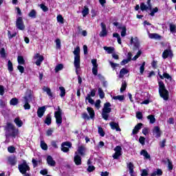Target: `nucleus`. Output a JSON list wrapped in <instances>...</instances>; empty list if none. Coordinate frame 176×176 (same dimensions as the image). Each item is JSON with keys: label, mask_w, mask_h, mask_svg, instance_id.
<instances>
[{"label": "nucleus", "mask_w": 176, "mask_h": 176, "mask_svg": "<svg viewBox=\"0 0 176 176\" xmlns=\"http://www.w3.org/2000/svg\"><path fill=\"white\" fill-rule=\"evenodd\" d=\"M144 71H145V62H143V63L142 64V65L140 67V72L141 75H142V74H144Z\"/></svg>", "instance_id": "6e6d98bb"}, {"label": "nucleus", "mask_w": 176, "mask_h": 176, "mask_svg": "<svg viewBox=\"0 0 176 176\" xmlns=\"http://www.w3.org/2000/svg\"><path fill=\"white\" fill-rule=\"evenodd\" d=\"M87 112L90 116L91 119H94L96 113H94V110L91 107L87 108Z\"/></svg>", "instance_id": "cd10ccee"}, {"label": "nucleus", "mask_w": 176, "mask_h": 176, "mask_svg": "<svg viewBox=\"0 0 176 176\" xmlns=\"http://www.w3.org/2000/svg\"><path fill=\"white\" fill-rule=\"evenodd\" d=\"M45 124H47L50 126V124H52V116L50 114H48L46 117V119L45 120Z\"/></svg>", "instance_id": "72a5a7b5"}, {"label": "nucleus", "mask_w": 176, "mask_h": 176, "mask_svg": "<svg viewBox=\"0 0 176 176\" xmlns=\"http://www.w3.org/2000/svg\"><path fill=\"white\" fill-rule=\"evenodd\" d=\"M131 45H133V50H136V49H139L140 47V41H138V38H131Z\"/></svg>", "instance_id": "2eb2a0df"}, {"label": "nucleus", "mask_w": 176, "mask_h": 176, "mask_svg": "<svg viewBox=\"0 0 176 176\" xmlns=\"http://www.w3.org/2000/svg\"><path fill=\"white\" fill-rule=\"evenodd\" d=\"M100 27L102 28L101 32L99 34L100 37L107 36L108 35V31H107V25L104 23H100Z\"/></svg>", "instance_id": "4468645a"}, {"label": "nucleus", "mask_w": 176, "mask_h": 176, "mask_svg": "<svg viewBox=\"0 0 176 176\" xmlns=\"http://www.w3.org/2000/svg\"><path fill=\"white\" fill-rule=\"evenodd\" d=\"M127 168L129 170V174L131 176H136L135 173H134V164L133 163L129 162L127 164Z\"/></svg>", "instance_id": "aec40b11"}, {"label": "nucleus", "mask_w": 176, "mask_h": 176, "mask_svg": "<svg viewBox=\"0 0 176 176\" xmlns=\"http://www.w3.org/2000/svg\"><path fill=\"white\" fill-rule=\"evenodd\" d=\"M142 54V52L141 50H139L137 54L132 58L133 61H135V60H137V58H138Z\"/></svg>", "instance_id": "bf43d9fd"}, {"label": "nucleus", "mask_w": 176, "mask_h": 176, "mask_svg": "<svg viewBox=\"0 0 176 176\" xmlns=\"http://www.w3.org/2000/svg\"><path fill=\"white\" fill-rule=\"evenodd\" d=\"M59 90L60 91V97H64L65 96V88L63 87H60Z\"/></svg>", "instance_id": "603ef678"}, {"label": "nucleus", "mask_w": 176, "mask_h": 176, "mask_svg": "<svg viewBox=\"0 0 176 176\" xmlns=\"http://www.w3.org/2000/svg\"><path fill=\"white\" fill-rule=\"evenodd\" d=\"M98 133L101 137H104L105 135V133L104 132V129L101 128V126H98Z\"/></svg>", "instance_id": "4d7b16f0"}, {"label": "nucleus", "mask_w": 176, "mask_h": 176, "mask_svg": "<svg viewBox=\"0 0 176 176\" xmlns=\"http://www.w3.org/2000/svg\"><path fill=\"white\" fill-rule=\"evenodd\" d=\"M147 4L144 3H141L140 4V9L142 12L147 11V10H152V4H151V0H147Z\"/></svg>", "instance_id": "6e6552de"}, {"label": "nucleus", "mask_w": 176, "mask_h": 176, "mask_svg": "<svg viewBox=\"0 0 176 176\" xmlns=\"http://www.w3.org/2000/svg\"><path fill=\"white\" fill-rule=\"evenodd\" d=\"M18 63L19 64L23 65L24 64V58L23 56H18Z\"/></svg>", "instance_id": "052dcab7"}, {"label": "nucleus", "mask_w": 176, "mask_h": 176, "mask_svg": "<svg viewBox=\"0 0 176 176\" xmlns=\"http://www.w3.org/2000/svg\"><path fill=\"white\" fill-rule=\"evenodd\" d=\"M40 8L44 12H47V10H49V8L47 7H46V6H45L44 4H41Z\"/></svg>", "instance_id": "e2e57ef3"}, {"label": "nucleus", "mask_w": 176, "mask_h": 176, "mask_svg": "<svg viewBox=\"0 0 176 176\" xmlns=\"http://www.w3.org/2000/svg\"><path fill=\"white\" fill-rule=\"evenodd\" d=\"M18 168L21 174H27V171H30V166H28L25 161L19 164Z\"/></svg>", "instance_id": "0eeeda50"}, {"label": "nucleus", "mask_w": 176, "mask_h": 176, "mask_svg": "<svg viewBox=\"0 0 176 176\" xmlns=\"http://www.w3.org/2000/svg\"><path fill=\"white\" fill-rule=\"evenodd\" d=\"M147 119L149 120L151 124H153L156 122V118H155V116L150 115L147 117Z\"/></svg>", "instance_id": "e433bc0d"}, {"label": "nucleus", "mask_w": 176, "mask_h": 176, "mask_svg": "<svg viewBox=\"0 0 176 176\" xmlns=\"http://www.w3.org/2000/svg\"><path fill=\"white\" fill-rule=\"evenodd\" d=\"M43 91H44L45 93H47V94L50 97V98H52L53 93H52V90L50 89V88L44 86L43 87Z\"/></svg>", "instance_id": "393cba45"}, {"label": "nucleus", "mask_w": 176, "mask_h": 176, "mask_svg": "<svg viewBox=\"0 0 176 176\" xmlns=\"http://www.w3.org/2000/svg\"><path fill=\"white\" fill-rule=\"evenodd\" d=\"M75 153H78L80 156H85L86 155V147L83 145L78 146L77 151Z\"/></svg>", "instance_id": "dca6fc26"}, {"label": "nucleus", "mask_w": 176, "mask_h": 176, "mask_svg": "<svg viewBox=\"0 0 176 176\" xmlns=\"http://www.w3.org/2000/svg\"><path fill=\"white\" fill-rule=\"evenodd\" d=\"M10 105H17L19 104V99L14 98L10 101Z\"/></svg>", "instance_id": "c03bdc74"}, {"label": "nucleus", "mask_w": 176, "mask_h": 176, "mask_svg": "<svg viewBox=\"0 0 176 176\" xmlns=\"http://www.w3.org/2000/svg\"><path fill=\"white\" fill-rule=\"evenodd\" d=\"M148 38L150 39H161L162 36L157 33H149L148 32Z\"/></svg>", "instance_id": "b1692460"}, {"label": "nucleus", "mask_w": 176, "mask_h": 176, "mask_svg": "<svg viewBox=\"0 0 176 176\" xmlns=\"http://www.w3.org/2000/svg\"><path fill=\"white\" fill-rule=\"evenodd\" d=\"M149 14L150 16H151L152 17H153L155 16V13H157V12H159V8H157V7H155V8H151Z\"/></svg>", "instance_id": "c9c22d12"}, {"label": "nucleus", "mask_w": 176, "mask_h": 176, "mask_svg": "<svg viewBox=\"0 0 176 176\" xmlns=\"http://www.w3.org/2000/svg\"><path fill=\"white\" fill-rule=\"evenodd\" d=\"M7 131L10 133V135H12V137H14L19 133V130L16 129L14 125L10 122L7 124Z\"/></svg>", "instance_id": "423d86ee"}, {"label": "nucleus", "mask_w": 176, "mask_h": 176, "mask_svg": "<svg viewBox=\"0 0 176 176\" xmlns=\"http://www.w3.org/2000/svg\"><path fill=\"white\" fill-rule=\"evenodd\" d=\"M34 100V95H32V91L30 89L26 91L25 96L22 98V102L24 104V109H31V105L30 102Z\"/></svg>", "instance_id": "f257e3e1"}, {"label": "nucleus", "mask_w": 176, "mask_h": 176, "mask_svg": "<svg viewBox=\"0 0 176 176\" xmlns=\"http://www.w3.org/2000/svg\"><path fill=\"white\" fill-rule=\"evenodd\" d=\"M8 151L10 153H14L16 148L13 146H10L8 148Z\"/></svg>", "instance_id": "13d9d810"}, {"label": "nucleus", "mask_w": 176, "mask_h": 176, "mask_svg": "<svg viewBox=\"0 0 176 176\" xmlns=\"http://www.w3.org/2000/svg\"><path fill=\"white\" fill-rule=\"evenodd\" d=\"M115 153L113 155V159L118 160L120 156H122V146H117L114 148Z\"/></svg>", "instance_id": "9d476101"}, {"label": "nucleus", "mask_w": 176, "mask_h": 176, "mask_svg": "<svg viewBox=\"0 0 176 176\" xmlns=\"http://www.w3.org/2000/svg\"><path fill=\"white\" fill-rule=\"evenodd\" d=\"M56 20L58 23H60V24H64V18L63 17V15L58 14L56 17Z\"/></svg>", "instance_id": "a19ab883"}, {"label": "nucleus", "mask_w": 176, "mask_h": 176, "mask_svg": "<svg viewBox=\"0 0 176 176\" xmlns=\"http://www.w3.org/2000/svg\"><path fill=\"white\" fill-rule=\"evenodd\" d=\"M153 134L156 138H159L160 135H162L160 128H159V126H155L153 129Z\"/></svg>", "instance_id": "6ab92c4d"}, {"label": "nucleus", "mask_w": 176, "mask_h": 176, "mask_svg": "<svg viewBox=\"0 0 176 176\" xmlns=\"http://www.w3.org/2000/svg\"><path fill=\"white\" fill-rule=\"evenodd\" d=\"M168 56H170V57H173V52L170 50H165L162 54L163 58H167Z\"/></svg>", "instance_id": "bb28decb"}, {"label": "nucleus", "mask_w": 176, "mask_h": 176, "mask_svg": "<svg viewBox=\"0 0 176 176\" xmlns=\"http://www.w3.org/2000/svg\"><path fill=\"white\" fill-rule=\"evenodd\" d=\"M16 25L18 30L23 31L25 29V25H24V22H23V18L19 17L16 22Z\"/></svg>", "instance_id": "9b49d317"}, {"label": "nucleus", "mask_w": 176, "mask_h": 176, "mask_svg": "<svg viewBox=\"0 0 176 176\" xmlns=\"http://www.w3.org/2000/svg\"><path fill=\"white\" fill-rule=\"evenodd\" d=\"M56 45V49H60L61 48V41L60 38H57L55 41Z\"/></svg>", "instance_id": "864d4df0"}, {"label": "nucleus", "mask_w": 176, "mask_h": 176, "mask_svg": "<svg viewBox=\"0 0 176 176\" xmlns=\"http://www.w3.org/2000/svg\"><path fill=\"white\" fill-rule=\"evenodd\" d=\"M170 31L172 34H174L176 32V26L174 24L170 25Z\"/></svg>", "instance_id": "3c124183"}, {"label": "nucleus", "mask_w": 176, "mask_h": 176, "mask_svg": "<svg viewBox=\"0 0 176 176\" xmlns=\"http://www.w3.org/2000/svg\"><path fill=\"white\" fill-rule=\"evenodd\" d=\"M98 92L100 98H104V97H105V94H104L102 89L98 88Z\"/></svg>", "instance_id": "49530a36"}, {"label": "nucleus", "mask_w": 176, "mask_h": 176, "mask_svg": "<svg viewBox=\"0 0 176 176\" xmlns=\"http://www.w3.org/2000/svg\"><path fill=\"white\" fill-rule=\"evenodd\" d=\"M28 16L32 19H36V11L35 10H32L28 14Z\"/></svg>", "instance_id": "f704fd0d"}, {"label": "nucleus", "mask_w": 176, "mask_h": 176, "mask_svg": "<svg viewBox=\"0 0 176 176\" xmlns=\"http://www.w3.org/2000/svg\"><path fill=\"white\" fill-rule=\"evenodd\" d=\"M62 112L63 111L60 109V107H58L56 111L54 112L56 122L58 126H61V123H63Z\"/></svg>", "instance_id": "39448f33"}, {"label": "nucleus", "mask_w": 176, "mask_h": 176, "mask_svg": "<svg viewBox=\"0 0 176 176\" xmlns=\"http://www.w3.org/2000/svg\"><path fill=\"white\" fill-rule=\"evenodd\" d=\"M118 30H122L121 36L124 37L126 35L127 29L126 28V26L120 25L118 26Z\"/></svg>", "instance_id": "a878e982"}, {"label": "nucleus", "mask_w": 176, "mask_h": 176, "mask_svg": "<svg viewBox=\"0 0 176 176\" xmlns=\"http://www.w3.org/2000/svg\"><path fill=\"white\" fill-rule=\"evenodd\" d=\"M74 54V67L76 68V73L78 75L79 68H80V48L79 47H76L73 52Z\"/></svg>", "instance_id": "f03ea898"}, {"label": "nucleus", "mask_w": 176, "mask_h": 176, "mask_svg": "<svg viewBox=\"0 0 176 176\" xmlns=\"http://www.w3.org/2000/svg\"><path fill=\"white\" fill-rule=\"evenodd\" d=\"M91 64L93 65L92 67V74L97 76L98 75V64H97V59H92Z\"/></svg>", "instance_id": "1a4fd4ad"}, {"label": "nucleus", "mask_w": 176, "mask_h": 176, "mask_svg": "<svg viewBox=\"0 0 176 176\" xmlns=\"http://www.w3.org/2000/svg\"><path fill=\"white\" fill-rule=\"evenodd\" d=\"M53 129H49L47 130L46 131V135H47V137H50V135H52V134H53Z\"/></svg>", "instance_id": "680f3d73"}, {"label": "nucleus", "mask_w": 176, "mask_h": 176, "mask_svg": "<svg viewBox=\"0 0 176 176\" xmlns=\"http://www.w3.org/2000/svg\"><path fill=\"white\" fill-rule=\"evenodd\" d=\"M111 130H116V131H122L120 127H119V123L115 122H111L109 123Z\"/></svg>", "instance_id": "a211bd4d"}, {"label": "nucleus", "mask_w": 176, "mask_h": 176, "mask_svg": "<svg viewBox=\"0 0 176 176\" xmlns=\"http://www.w3.org/2000/svg\"><path fill=\"white\" fill-rule=\"evenodd\" d=\"M34 60H36L35 64L38 67H39V65L42 64V62L43 61V60H45V58L43 57V56L39 54H36L34 56Z\"/></svg>", "instance_id": "f8f14e48"}, {"label": "nucleus", "mask_w": 176, "mask_h": 176, "mask_svg": "<svg viewBox=\"0 0 176 176\" xmlns=\"http://www.w3.org/2000/svg\"><path fill=\"white\" fill-rule=\"evenodd\" d=\"M113 100H118V101H123V100H124V96L118 95L117 96H113Z\"/></svg>", "instance_id": "a18cd8bd"}, {"label": "nucleus", "mask_w": 176, "mask_h": 176, "mask_svg": "<svg viewBox=\"0 0 176 176\" xmlns=\"http://www.w3.org/2000/svg\"><path fill=\"white\" fill-rule=\"evenodd\" d=\"M74 162L76 166H80L82 164V157L78 155V153H75Z\"/></svg>", "instance_id": "f3484780"}, {"label": "nucleus", "mask_w": 176, "mask_h": 176, "mask_svg": "<svg viewBox=\"0 0 176 176\" xmlns=\"http://www.w3.org/2000/svg\"><path fill=\"white\" fill-rule=\"evenodd\" d=\"M126 74H129V70L126 68H122L120 72L119 78H123Z\"/></svg>", "instance_id": "2f4dec72"}, {"label": "nucleus", "mask_w": 176, "mask_h": 176, "mask_svg": "<svg viewBox=\"0 0 176 176\" xmlns=\"http://www.w3.org/2000/svg\"><path fill=\"white\" fill-rule=\"evenodd\" d=\"M158 75H159L160 79H164V78H165L166 79L171 80V76H170L169 74L164 73L163 76H162L160 73H158Z\"/></svg>", "instance_id": "c756f323"}, {"label": "nucleus", "mask_w": 176, "mask_h": 176, "mask_svg": "<svg viewBox=\"0 0 176 176\" xmlns=\"http://www.w3.org/2000/svg\"><path fill=\"white\" fill-rule=\"evenodd\" d=\"M130 59H124L122 62H121V65H126V64H129V63H130Z\"/></svg>", "instance_id": "0e129e2a"}, {"label": "nucleus", "mask_w": 176, "mask_h": 176, "mask_svg": "<svg viewBox=\"0 0 176 176\" xmlns=\"http://www.w3.org/2000/svg\"><path fill=\"white\" fill-rule=\"evenodd\" d=\"M82 14L83 17H86L89 14V8L87 6L84 7L83 10L82 11Z\"/></svg>", "instance_id": "ea45409f"}, {"label": "nucleus", "mask_w": 176, "mask_h": 176, "mask_svg": "<svg viewBox=\"0 0 176 176\" xmlns=\"http://www.w3.org/2000/svg\"><path fill=\"white\" fill-rule=\"evenodd\" d=\"M0 55L2 58H5L6 57V52L5 51V48H1L0 50Z\"/></svg>", "instance_id": "8fccbe9b"}, {"label": "nucleus", "mask_w": 176, "mask_h": 176, "mask_svg": "<svg viewBox=\"0 0 176 176\" xmlns=\"http://www.w3.org/2000/svg\"><path fill=\"white\" fill-rule=\"evenodd\" d=\"M96 170V167H94V166H89L88 168H87V171L89 173H91L92 171H94Z\"/></svg>", "instance_id": "69168bd1"}, {"label": "nucleus", "mask_w": 176, "mask_h": 176, "mask_svg": "<svg viewBox=\"0 0 176 176\" xmlns=\"http://www.w3.org/2000/svg\"><path fill=\"white\" fill-rule=\"evenodd\" d=\"M136 118L138 119H142V113L140 111L136 112Z\"/></svg>", "instance_id": "338daca9"}, {"label": "nucleus", "mask_w": 176, "mask_h": 176, "mask_svg": "<svg viewBox=\"0 0 176 176\" xmlns=\"http://www.w3.org/2000/svg\"><path fill=\"white\" fill-rule=\"evenodd\" d=\"M8 162L11 166H14L16 163H17V161L16 160V158L14 157H9L8 158Z\"/></svg>", "instance_id": "4c0bfd02"}, {"label": "nucleus", "mask_w": 176, "mask_h": 176, "mask_svg": "<svg viewBox=\"0 0 176 176\" xmlns=\"http://www.w3.org/2000/svg\"><path fill=\"white\" fill-rule=\"evenodd\" d=\"M41 148L43 151H47V144L46 143H45V141H43V140L41 141Z\"/></svg>", "instance_id": "37998d69"}, {"label": "nucleus", "mask_w": 176, "mask_h": 176, "mask_svg": "<svg viewBox=\"0 0 176 176\" xmlns=\"http://www.w3.org/2000/svg\"><path fill=\"white\" fill-rule=\"evenodd\" d=\"M104 50L107 52L108 54H112L113 52H115V48L113 47H107L104 46L103 47Z\"/></svg>", "instance_id": "c85d7f7f"}, {"label": "nucleus", "mask_w": 176, "mask_h": 176, "mask_svg": "<svg viewBox=\"0 0 176 176\" xmlns=\"http://www.w3.org/2000/svg\"><path fill=\"white\" fill-rule=\"evenodd\" d=\"M64 68V65L63 64L57 65L55 67V72H58V71H61Z\"/></svg>", "instance_id": "de8ad7c7"}, {"label": "nucleus", "mask_w": 176, "mask_h": 176, "mask_svg": "<svg viewBox=\"0 0 176 176\" xmlns=\"http://www.w3.org/2000/svg\"><path fill=\"white\" fill-rule=\"evenodd\" d=\"M111 107V106L110 102H106L104 104L102 111V117L103 119H104V120H108V118L109 117V113H111V111H112Z\"/></svg>", "instance_id": "20e7f679"}, {"label": "nucleus", "mask_w": 176, "mask_h": 176, "mask_svg": "<svg viewBox=\"0 0 176 176\" xmlns=\"http://www.w3.org/2000/svg\"><path fill=\"white\" fill-rule=\"evenodd\" d=\"M148 175V170L144 169L142 170L141 176H147Z\"/></svg>", "instance_id": "774afa93"}, {"label": "nucleus", "mask_w": 176, "mask_h": 176, "mask_svg": "<svg viewBox=\"0 0 176 176\" xmlns=\"http://www.w3.org/2000/svg\"><path fill=\"white\" fill-rule=\"evenodd\" d=\"M159 93L162 98L166 101L168 100V91L166 89V86H164V82H163V81H159Z\"/></svg>", "instance_id": "7ed1b4c3"}, {"label": "nucleus", "mask_w": 176, "mask_h": 176, "mask_svg": "<svg viewBox=\"0 0 176 176\" xmlns=\"http://www.w3.org/2000/svg\"><path fill=\"white\" fill-rule=\"evenodd\" d=\"M71 146H72V144H71V142H65L61 144V151L65 153L69 152V148H71Z\"/></svg>", "instance_id": "ddd939ff"}, {"label": "nucleus", "mask_w": 176, "mask_h": 176, "mask_svg": "<svg viewBox=\"0 0 176 176\" xmlns=\"http://www.w3.org/2000/svg\"><path fill=\"white\" fill-rule=\"evenodd\" d=\"M8 69L9 72H13V63L10 60L8 62Z\"/></svg>", "instance_id": "79ce46f5"}, {"label": "nucleus", "mask_w": 176, "mask_h": 176, "mask_svg": "<svg viewBox=\"0 0 176 176\" xmlns=\"http://www.w3.org/2000/svg\"><path fill=\"white\" fill-rule=\"evenodd\" d=\"M95 107L97 109H100L101 108V100H97L95 102Z\"/></svg>", "instance_id": "5fc2aeb1"}, {"label": "nucleus", "mask_w": 176, "mask_h": 176, "mask_svg": "<svg viewBox=\"0 0 176 176\" xmlns=\"http://www.w3.org/2000/svg\"><path fill=\"white\" fill-rule=\"evenodd\" d=\"M85 100L86 101H88L89 104H91V105L94 104V100L91 98V97L90 96V94L87 95Z\"/></svg>", "instance_id": "58836bf2"}, {"label": "nucleus", "mask_w": 176, "mask_h": 176, "mask_svg": "<svg viewBox=\"0 0 176 176\" xmlns=\"http://www.w3.org/2000/svg\"><path fill=\"white\" fill-rule=\"evenodd\" d=\"M142 127V123H139L138 124L134 129L132 131V134L135 135L138 133V131H140V130H141Z\"/></svg>", "instance_id": "5701e85b"}, {"label": "nucleus", "mask_w": 176, "mask_h": 176, "mask_svg": "<svg viewBox=\"0 0 176 176\" xmlns=\"http://www.w3.org/2000/svg\"><path fill=\"white\" fill-rule=\"evenodd\" d=\"M126 87H127V84L126 83V82L125 81L122 82V86L120 88V92L123 93V91H124V90H126Z\"/></svg>", "instance_id": "09e8293b"}, {"label": "nucleus", "mask_w": 176, "mask_h": 176, "mask_svg": "<svg viewBox=\"0 0 176 176\" xmlns=\"http://www.w3.org/2000/svg\"><path fill=\"white\" fill-rule=\"evenodd\" d=\"M140 155H142V156H144V159H151V155H149V153H148V151L145 150H142L140 152Z\"/></svg>", "instance_id": "7c9ffc66"}, {"label": "nucleus", "mask_w": 176, "mask_h": 176, "mask_svg": "<svg viewBox=\"0 0 176 176\" xmlns=\"http://www.w3.org/2000/svg\"><path fill=\"white\" fill-rule=\"evenodd\" d=\"M47 163L49 166H51V167H54L56 166V161H54L53 157L50 155L47 157Z\"/></svg>", "instance_id": "412c9836"}, {"label": "nucleus", "mask_w": 176, "mask_h": 176, "mask_svg": "<svg viewBox=\"0 0 176 176\" xmlns=\"http://www.w3.org/2000/svg\"><path fill=\"white\" fill-rule=\"evenodd\" d=\"M45 111H46V107H39L37 110V116L39 118H42L43 115H45Z\"/></svg>", "instance_id": "4be33fe9"}, {"label": "nucleus", "mask_w": 176, "mask_h": 176, "mask_svg": "<svg viewBox=\"0 0 176 176\" xmlns=\"http://www.w3.org/2000/svg\"><path fill=\"white\" fill-rule=\"evenodd\" d=\"M14 122L18 127H21L23 126V121L20 120L19 118H16Z\"/></svg>", "instance_id": "473e14b6"}]
</instances>
